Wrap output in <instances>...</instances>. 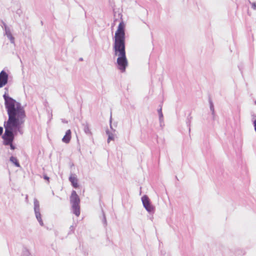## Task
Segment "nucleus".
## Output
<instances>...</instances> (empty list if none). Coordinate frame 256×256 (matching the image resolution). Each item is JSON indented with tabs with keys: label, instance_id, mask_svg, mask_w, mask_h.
<instances>
[{
	"label": "nucleus",
	"instance_id": "obj_7",
	"mask_svg": "<svg viewBox=\"0 0 256 256\" xmlns=\"http://www.w3.org/2000/svg\"><path fill=\"white\" fill-rule=\"evenodd\" d=\"M71 139V131L68 130L66 131V134L63 137L62 140L63 142L68 144V143Z\"/></svg>",
	"mask_w": 256,
	"mask_h": 256
},
{
	"label": "nucleus",
	"instance_id": "obj_2",
	"mask_svg": "<svg viewBox=\"0 0 256 256\" xmlns=\"http://www.w3.org/2000/svg\"><path fill=\"white\" fill-rule=\"evenodd\" d=\"M125 25L123 22L118 24L114 37V46L115 55L118 56L117 64L118 69L122 72L126 71L128 65L125 50Z\"/></svg>",
	"mask_w": 256,
	"mask_h": 256
},
{
	"label": "nucleus",
	"instance_id": "obj_3",
	"mask_svg": "<svg viewBox=\"0 0 256 256\" xmlns=\"http://www.w3.org/2000/svg\"><path fill=\"white\" fill-rule=\"evenodd\" d=\"M80 198L76 192L72 190L70 196V203L73 213L76 216H79L80 214Z\"/></svg>",
	"mask_w": 256,
	"mask_h": 256
},
{
	"label": "nucleus",
	"instance_id": "obj_11",
	"mask_svg": "<svg viewBox=\"0 0 256 256\" xmlns=\"http://www.w3.org/2000/svg\"><path fill=\"white\" fill-rule=\"evenodd\" d=\"M3 132V128L0 126V136L2 134Z\"/></svg>",
	"mask_w": 256,
	"mask_h": 256
},
{
	"label": "nucleus",
	"instance_id": "obj_13",
	"mask_svg": "<svg viewBox=\"0 0 256 256\" xmlns=\"http://www.w3.org/2000/svg\"><path fill=\"white\" fill-rule=\"evenodd\" d=\"M252 6L254 9H256V4L254 3L252 4Z\"/></svg>",
	"mask_w": 256,
	"mask_h": 256
},
{
	"label": "nucleus",
	"instance_id": "obj_14",
	"mask_svg": "<svg viewBox=\"0 0 256 256\" xmlns=\"http://www.w3.org/2000/svg\"><path fill=\"white\" fill-rule=\"evenodd\" d=\"M254 129H256V120H254Z\"/></svg>",
	"mask_w": 256,
	"mask_h": 256
},
{
	"label": "nucleus",
	"instance_id": "obj_12",
	"mask_svg": "<svg viewBox=\"0 0 256 256\" xmlns=\"http://www.w3.org/2000/svg\"><path fill=\"white\" fill-rule=\"evenodd\" d=\"M44 178L46 180H47L48 182L49 181V178L46 176H44Z\"/></svg>",
	"mask_w": 256,
	"mask_h": 256
},
{
	"label": "nucleus",
	"instance_id": "obj_10",
	"mask_svg": "<svg viewBox=\"0 0 256 256\" xmlns=\"http://www.w3.org/2000/svg\"><path fill=\"white\" fill-rule=\"evenodd\" d=\"M114 136L112 134H109L108 138V142H110V140H114Z\"/></svg>",
	"mask_w": 256,
	"mask_h": 256
},
{
	"label": "nucleus",
	"instance_id": "obj_9",
	"mask_svg": "<svg viewBox=\"0 0 256 256\" xmlns=\"http://www.w3.org/2000/svg\"><path fill=\"white\" fill-rule=\"evenodd\" d=\"M36 216L38 221L40 223L41 225H43L42 220L41 218L40 214L39 212H38L36 210Z\"/></svg>",
	"mask_w": 256,
	"mask_h": 256
},
{
	"label": "nucleus",
	"instance_id": "obj_8",
	"mask_svg": "<svg viewBox=\"0 0 256 256\" xmlns=\"http://www.w3.org/2000/svg\"><path fill=\"white\" fill-rule=\"evenodd\" d=\"M10 160L14 164V165L17 167H20V164L17 160V158L14 156H11L10 158Z\"/></svg>",
	"mask_w": 256,
	"mask_h": 256
},
{
	"label": "nucleus",
	"instance_id": "obj_1",
	"mask_svg": "<svg viewBox=\"0 0 256 256\" xmlns=\"http://www.w3.org/2000/svg\"><path fill=\"white\" fill-rule=\"evenodd\" d=\"M6 107L7 109L8 119L4 123V133L2 136L3 144L4 146H10L12 150L16 148L13 144L14 136L13 130L18 128L24 122L26 117L24 110L20 104L11 98L4 95Z\"/></svg>",
	"mask_w": 256,
	"mask_h": 256
},
{
	"label": "nucleus",
	"instance_id": "obj_6",
	"mask_svg": "<svg viewBox=\"0 0 256 256\" xmlns=\"http://www.w3.org/2000/svg\"><path fill=\"white\" fill-rule=\"evenodd\" d=\"M69 180L74 188H78V180L75 176L72 174L69 178Z\"/></svg>",
	"mask_w": 256,
	"mask_h": 256
},
{
	"label": "nucleus",
	"instance_id": "obj_4",
	"mask_svg": "<svg viewBox=\"0 0 256 256\" xmlns=\"http://www.w3.org/2000/svg\"><path fill=\"white\" fill-rule=\"evenodd\" d=\"M8 75L4 71L2 70L0 73V88L3 87L8 82Z\"/></svg>",
	"mask_w": 256,
	"mask_h": 256
},
{
	"label": "nucleus",
	"instance_id": "obj_5",
	"mask_svg": "<svg viewBox=\"0 0 256 256\" xmlns=\"http://www.w3.org/2000/svg\"><path fill=\"white\" fill-rule=\"evenodd\" d=\"M142 200L143 204L146 210L148 212H151L153 210V207L150 204L148 197L146 196H144L142 197Z\"/></svg>",
	"mask_w": 256,
	"mask_h": 256
}]
</instances>
